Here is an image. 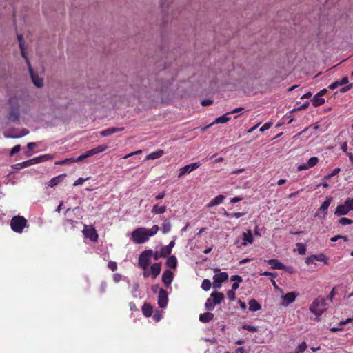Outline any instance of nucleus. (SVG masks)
<instances>
[{
  "instance_id": "bf43d9fd",
  "label": "nucleus",
  "mask_w": 353,
  "mask_h": 353,
  "mask_svg": "<svg viewBox=\"0 0 353 353\" xmlns=\"http://www.w3.org/2000/svg\"><path fill=\"white\" fill-rule=\"evenodd\" d=\"M231 280L234 281L235 282H242V277L239 275L235 274L231 276Z\"/></svg>"
},
{
  "instance_id": "c9c22d12",
  "label": "nucleus",
  "mask_w": 353,
  "mask_h": 353,
  "mask_svg": "<svg viewBox=\"0 0 353 353\" xmlns=\"http://www.w3.org/2000/svg\"><path fill=\"white\" fill-rule=\"evenodd\" d=\"M314 258L316 261L323 262L324 264H327V259L323 254H314Z\"/></svg>"
},
{
  "instance_id": "5fc2aeb1",
  "label": "nucleus",
  "mask_w": 353,
  "mask_h": 353,
  "mask_svg": "<svg viewBox=\"0 0 353 353\" xmlns=\"http://www.w3.org/2000/svg\"><path fill=\"white\" fill-rule=\"evenodd\" d=\"M339 86H341V81H334V83H331V84L328 86V88H330V89H331V90H334V89H336V88H338Z\"/></svg>"
},
{
  "instance_id": "603ef678",
  "label": "nucleus",
  "mask_w": 353,
  "mask_h": 353,
  "mask_svg": "<svg viewBox=\"0 0 353 353\" xmlns=\"http://www.w3.org/2000/svg\"><path fill=\"white\" fill-rule=\"evenodd\" d=\"M108 267L110 270L114 272L117 269V264L115 261H110L108 264Z\"/></svg>"
},
{
  "instance_id": "0e129e2a",
  "label": "nucleus",
  "mask_w": 353,
  "mask_h": 353,
  "mask_svg": "<svg viewBox=\"0 0 353 353\" xmlns=\"http://www.w3.org/2000/svg\"><path fill=\"white\" fill-rule=\"evenodd\" d=\"M163 318V314L159 310H156V322L159 321Z\"/></svg>"
},
{
  "instance_id": "a19ab883",
  "label": "nucleus",
  "mask_w": 353,
  "mask_h": 353,
  "mask_svg": "<svg viewBox=\"0 0 353 353\" xmlns=\"http://www.w3.org/2000/svg\"><path fill=\"white\" fill-rule=\"evenodd\" d=\"M343 239L344 241H348V237L347 236H343V235H336L330 239V241L332 242H336L338 240Z\"/></svg>"
},
{
  "instance_id": "e433bc0d",
  "label": "nucleus",
  "mask_w": 353,
  "mask_h": 353,
  "mask_svg": "<svg viewBox=\"0 0 353 353\" xmlns=\"http://www.w3.org/2000/svg\"><path fill=\"white\" fill-rule=\"evenodd\" d=\"M242 328L251 332H256L259 330V327L257 326L246 324L243 325Z\"/></svg>"
},
{
  "instance_id": "ea45409f",
  "label": "nucleus",
  "mask_w": 353,
  "mask_h": 353,
  "mask_svg": "<svg viewBox=\"0 0 353 353\" xmlns=\"http://www.w3.org/2000/svg\"><path fill=\"white\" fill-rule=\"evenodd\" d=\"M296 247H297L298 253L299 254L303 255L305 254L306 248H305V245H303L301 243H296Z\"/></svg>"
},
{
  "instance_id": "aec40b11",
  "label": "nucleus",
  "mask_w": 353,
  "mask_h": 353,
  "mask_svg": "<svg viewBox=\"0 0 353 353\" xmlns=\"http://www.w3.org/2000/svg\"><path fill=\"white\" fill-rule=\"evenodd\" d=\"M124 130V128H110L106 130L100 132V134L102 137H108L112 134L121 132Z\"/></svg>"
},
{
  "instance_id": "f704fd0d",
  "label": "nucleus",
  "mask_w": 353,
  "mask_h": 353,
  "mask_svg": "<svg viewBox=\"0 0 353 353\" xmlns=\"http://www.w3.org/2000/svg\"><path fill=\"white\" fill-rule=\"evenodd\" d=\"M319 162V159L316 157L310 158L307 162V167L312 168L315 166Z\"/></svg>"
},
{
  "instance_id": "3c124183",
  "label": "nucleus",
  "mask_w": 353,
  "mask_h": 353,
  "mask_svg": "<svg viewBox=\"0 0 353 353\" xmlns=\"http://www.w3.org/2000/svg\"><path fill=\"white\" fill-rule=\"evenodd\" d=\"M272 123L271 122H267L265 123H264L261 127V128L259 129L260 132H265V130H268L270 128V127L272 126Z\"/></svg>"
},
{
  "instance_id": "473e14b6",
  "label": "nucleus",
  "mask_w": 353,
  "mask_h": 353,
  "mask_svg": "<svg viewBox=\"0 0 353 353\" xmlns=\"http://www.w3.org/2000/svg\"><path fill=\"white\" fill-rule=\"evenodd\" d=\"M171 252H172V250L170 249H169L168 247L166 245V246L161 248V249L160 250V252H159V256L161 257H167L168 256H169Z\"/></svg>"
},
{
  "instance_id": "b1692460",
  "label": "nucleus",
  "mask_w": 353,
  "mask_h": 353,
  "mask_svg": "<svg viewBox=\"0 0 353 353\" xmlns=\"http://www.w3.org/2000/svg\"><path fill=\"white\" fill-rule=\"evenodd\" d=\"M214 319V314L211 312H205L199 315V321L202 323H207Z\"/></svg>"
},
{
  "instance_id": "4c0bfd02",
  "label": "nucleus",
  "mask_w": 353,
  "mask_h": 353,
  "mask_svg": "<svg viewBox=\"0 0 353 353\" xmlns=\"http://www.w3.org/2000/svg\"><path fill=\"white\" fill-rule=\"evenodd\" d=\"M61 177V176L60 175V176H58L51 179L48 182V186L52 188V187L57 185L59 183Z\"/></svg>"
},
{
  "instance_id": "412c9836",
  "label": "nucleus",
  "mask_w": 353,
  "mask_h": 353,
  "mask_svg": "<svg viewBox=\"0 0 353 353\" xmlns=\"http://www.w3.org/2000/svg\"><path fill=\"white\" fill-rule=\"evenodd\" d=\"M225 199V196L223 194H219L217 196L212 199L210 203H208V207H213L219 205Z\"/></svg>"
},
{
  "instance_id": "6ab92c4d",
  "label": "nucleus",
  "mask_w": 353,
  "mask_h": 353,
  "mask_svg": "<svg viewBox=\"0 0 353 353\" xmlns=\"http://www.w3.org/2000/svg\"><path fill=\"white\" fill-rule=\"evenodd\" d=\"M212 298L213 301H214L216 305L221 304L224 300V294L220 292H213L211 293L210 296Z\"/></svg>"
},
{
  "instance_id": "39448f33",
  "label": "nucleus",
  "mask_w": 353,
  "mask_h": 353,
  "mask_svg": "<svg viewBox=\"0 0 353 353\" xmlns=\"http://www.w3.org/2000/svg\"><path fill=\"white\" fill-rule=\"evenodd\" d=\"M172 3V0H160L163 22H168L176 16V13L171 6Z\"/></svg>"
},
{
  "instance_id": "0eeeda50",
  "label": "nucleus",
  "mask_w": 353,
  "mask_h": 353,
  "mask_svg": "<svg viewBox=\"0 0 353 353\" xmlns=\"http://www.w3.org/2000/svg\"><path fill=\"white\" fill-rule=\"evenodd\" d=\"M27 220L21 216H14L10 221L12 230L17 233H21L23 229L27 226Z\"/></svg>"
},
{
  "instance_id": "69168bd1",
  "label": "nucleus",
  "mask_w": 353,
  "mask_h": 353,
  "mask_svg": "<svg viewBox=\"0 0 353 353\" xmlns=\"http://www.w3.org/2000/svg\"><path fill=\"white\" fill-rule=\"evenodd\" d=\"M161 271V263H156V276L160 274Z\"/></svg>"
},
{
  "instance_id": "4be33fe9",
  "label": "nucleus",
  "mask_w": 353,
  "mask_h": 353,
  "mask_svg": "<svg viewBox=\"0 0 353 353\" xmlns=\"http://www.w3.org/2000/svg\"><path fill=\"white\" fill-rule=\"evenodd\" d=\"M143 314L147 316H151L153 313V307L151 304L145 303L142 307Z\"/></svg>"
},
{
  "instance_id": "5701e85b",
  "label": "nucleus",
  "mask_w": 353,
  "mask_h": 353,
  "mask_svg": "<svg viewBox=\"0 0 353 353\" xmlns=\"http://www.w3.org/2000/svg\"><path fill=\"white\" fill-rule=\"evenodd\" d=\"M249 305V310L251 312H256L261 308V305L255 300L254 299H252L248 302Z\"/></svg>"
},
{
  "instance_id": "bb28decb",
  "label": "nucleus",
  "mask_w": 353,
  "mask_h": 353,
  "mask_svg": "<svg viewBox=\"0 0 353 353\" xmlns=\"http://www.w3.org/2000/svg\"><path fill=\"white\" fill-rule=\"evenodd\" d=\"M91 157V154H90V152L88 150L85 153L79 156L77 159H74V158L66 159L64 161V162H68V161L80 162V161L84 160L85 159H86L88 157Z\"/></svg>"
},
{
  "instance_id": "49530a36",
  "label": "nucleus",
  "mask_w": 353,
  "mask_h": 353,
  "mask_svg": "<svg viewBox=\"0 0 353 353\" xmlns=\"http://www.w3.org/2000/svg\"><path fill=\"white\" fill-rule=\"evenodd\" d=\"M29 133V131L27 130V129H23L21 132V134L20 135H10V136H6V137H11V138H19V137H23V136H26Z\"/></svg>"
},
{
  "instance_id": "a211bd4d",
  "label": "nucleus",
  "mask_w": 353,
  "mask_h": 353,
  "mask_svg": "<svg viewBox=\"0 0 353 353\" xmlns=\"http://www.w3.org/2000/svg\"><path fill=\"white\" fill-rule=\"evenodd\" d=\"M230 114L229 112H226L225 114H224L223 115L221 116V117H217L214 121L213 123H212L211 124L208 125V126H206L204 130L208 128L209 127L212 126L214 123H225L226 122H228V121L230 120V117H228V115Z\"/></svg>"
},
{
  "instance_id": "052dcab7",
  "label": "nucleus",
  "mask_w": 353,
  "mask_h": 353,
  "mask_svg": "<svg viewBox=\"0 0 353 353\" xmlns=\"http://www.w3.org/2000/svg\"><path fill=\"white\" fill-rule=\"evenodd\" d=\"M245 212H234V213H232L231 214V218H240L242 216L245 215Z\"/></svg>"
},
{
  "instance_id": "7ed1b4c3",
  "label": "nucleus",
  "mask_w": 353,
  "mask_h": 353,
  "mask_svg": "<svg viewBox=\"0 0 353 353\" xmlns=\"http://www.w3.org/2000/svg\"><path fill=\"white\" fill-rule=\"evenodd\" d=\"M17 39H18V41L19 43V48L21 50V56H22V57H23L26 59V63L28 65V69H29L31 79L32 80V82L37 88H41L43 85V79L40 78L36 73L34 72L33 69L32 68V67L30 64V61H29V60L26 54V52H25L24 42L23 41V35L18 34Z\"/></svg>"
},
{
  "instance_id": "338daca9",
  "label": "nucleus",
  "mask_w": 353,
  "mask_h": 353,
  "mask_svg": "<svg viewBox=\"0 0 353 353\" xmlns=\"http://www.w3.org/2000/svg\"><path fill=\"white\" fill-rule=\"evenodd\" d=\"M121 274H117H117H114L113 275V280H114V282H116V283L119 282V281H121Z\"/></svg>"
},
{
  "instance_id": "f257e3e1",
  "label": "nucleus",
  "mask_w": 353,
  "mask_h": 353,
  "mask_svg": "<svg viewBox=\"0 0 353 353\" xmlns=\"http://www.w3.org/2000/svg\"><path fill=\"white\" fill-rule=\"evenodd\" d=\"M8 103L10 105V110L8 119L12 123L19 122L21 113L27 114L29 112L28 105L17 97H10Z\"/></svg>"
},
{
  "instance_id": "ddd939ff",
  "label": "nucleus",
  "mask_w": 353,
  "mask_h": 353,
  "mask_svg": "<svg viewBox=\"0 0 353 353\" xmlns=\"http://www.w3.org/2000/svg\"><path fill=\"white\" fill-rule=\"evenodd\" d=\"M83 233L85 237L89 238L90 240L92 242H97L99 239V235L95 228L93 227L88 228L87 226L85 225V228L83 230Z\"/></svg>"
},
{
  "instance_id": "6e6d98bb",
  "label": "nucleus",
  "mask_w": 353,
  "mask_h": 353,
  "mask_svg": "<svg viewBox=\"0 0 353 353\" xmlns=\"http://www.w3.org/2000/svg\"><path fill=\"white\" fill-rule=\"evenodd\" d=\"M88 179H84V178H82V177H80L77 180H76L74 183H73V185L74 186H77L79 185H81L83 183H84L86 180Z\"/></svg>"
},
{
  "instance_id": "a18cd8bd",
  "label": "nucleus",
  "mask_w": 353,
  "mask_h": 353,
  "mask_svg": "<svg viewBox=\"0 0 353 353\" xmlns=\"http://www.w3.org/2000/svg\"><path fill=\"white\" fill-rule=\"evenodd\" d=\"M32 165H33V163H32L31 159L26 161H23L22 163H17V165H20V168L28 167V166H30Z\"/></svg>"
},
{
  "instance_id": "f03ea898",
  "label": "nucleus",
  "mask_w": 353,
  "mask_h": 353,
  "mask_svg": "<svg viewBox=\"0 0 353 353\" xmlns=\"http://www.w3.org/2000/svg\"><path fill=\"white\" fill-rule=\"evenodd\" d=\"M152 254L153 252L152 250L143 251L139 255L138 263L139 265L143 270L144 277H148L151 276L152 279H154V263L151 265L150 268H148L151 263Z\"/></svg>"
},
{
  "instance_id": "c756f323",
  "label": "nucleus",
  "mask_w": 353,
  "mask_h": 353,
  "mask_svg": "<svg viewBox=\"0 0 353 353\" xmlns=\"http://www.w3.org/2000/svg\"><path fill=\"white\" fill-rule=\"evenodd\" d=\"M51 157L50 154H44L39 157H37L35 158L32 159V162L33 164L39 163L48 159H50Z\"/></svg>"
},
{
  "instance_id": "dca6fc26",
  "label": "nucleus",
  "mask_w": 353,
  "mask_h": 353,
  "mask_svg": "<svg viewBox=\"0 0 353 353\" xmlns=\"http://www.w3.org/2000/svg\"><path fill=\"white\" fill-rule=\"evenodd\" d=\"M272 269L284 270L285 266L277 259H269L265 261Z\"/></svg>"
},
{
  "instance_id": "a878e982",
  "label": "nucleus",
  "mask_w": 353,
  "mask_h": 353,
  "mask_svg": "<svg viewBox=\"0 0 353 353\" xmlns=\"http://www.w3.org/2000/svg\"><path fill=\"white\" fill-rule=\"evenodd\" d=\"M165 265L172 269H175L177 266V259L175 256H170L167 259Z\"/></svg>"
},
{
  "instance_id": "393cba45",
  "label": "nucleus",
  "mask_w": 353,
  "mask_h": 353,
  "mask_svg": "<svg viewBox=\"0 0 353 353\" xmlns=\"http://www.w3.org/2000/svg\"><path fill=\"white\" fill-rule=\"evenodd\" d=\"M313 106L317 107L323 105L325 103V99L316 93L311 100Z\"/></svg>"
},
{
  "instance_id": "1a4fd4ad",
  "label": "nucleus",
  "mask_w": 353,
  "mask_h": 353,
  "mask_svg": "<svg viewBox=\"0 0 353 353\" xmlns=\"http://www.w3.org/2000/svg\"><path fill=\"white\" fill-rule=\"evenodd\" d=\"M201 165L199 162H194L190 164H188L179 169V172L178 174V178H182L186 174H189L192 171L199 168Z\"/></svg>"
},
{
  "instance_id": "20e7f679",
  "label": "nucleus",
  "mask_w": 353,
  "mask_h": 353,
  "mask_svg": "<svg viewBox=\"0 0 353 353\" xmlns=\"http://www.w3.org/2000/svg\"><path fill=\"white\" fill-rule=\"evenodd\" d=\"M154 226L148 230L144 228H139L134 230L131 234V239L137 244H141L147 241L150 236H152L154 234L153 231Z\"/></svg>"
},
{
  "instance_id": "c03bdc74",
  "label": "nucleus",
  "mask_w": 353,
  "mask_h": 353,
  "mask_svg": "<svg viewBox=\"0 0 353 353\" xmlns=\"http://www.w3.org/2000/svg\"><path fill=\"white\" fill-rule=\"evenodd\" d=\"M167 208V205L158 206L156 205V214H163L165 212Z\"/></svg>"
},
{
  "instance_id": "4468645a",
  "label": "nucleus",
  "mask_w": 353,
  "mask_h": 353,
  "mask_svg": "<svg viewBox=\"0 0 353 353\" xmlns=\"http://www.w3.org/2000/svg\"><path fill=\"white\" fill-rule=\"evenodd\" d=\"M351 211L347 201L345 200L344 204L339 205L335 210L334 214L336 216L346 215Z\"/></svg>"
},
{
  "instance_id": "6e6552de",
  "label": "nucleus",
  "mask_w": 353,
  "mask_h": 353,
  "mask_svg": "<svg viewBox=\"0 0 353 353\" xmlns=\"http://www.w3.org/2000/svg\"><path fill=\"white\" fill-rule=\"evenodd\" d=\"M228 279V274L225 272H221L213 276V288L219 289L221 287L223 282Z\"/></svg>"
},
{
  "instance_id": "423d86ee",
  "label": "nucleus",
  "mask_w": 353,
  "mask_h": 353,
  "mask_svg": "<svg viewBox=\"0 0 353 353\" xmlns=\"http://www.w3.org/2000/svg\"><path fill=\"white\" fill-rule=\"evenodd\" d=\"M161 57L158 61H156V65L158 63V67L163 66V69L167 67V65L170 63L168 60H172L171 53L169 52V48L167 43H164L160 48Z\"/></svg>"
},
{
  "instance_id": "2f4dec72",
  "label": "nucleus",
  "mask_w": 353,
  "mask_h": 353,
  "mask_svg": "<svg viewBox=\"0 0 353 353\" xmlns=\"http://www.w3.org/2000/svg\"><path fill=\"white\" fill-rule=\"evenodd\" d=\"M171 225L169 221L165 220L161 227V231L163 234H167L170 231Z\"/></svg>"
},
{
  "instance_id": "8fccbe9b",
  "label": "nucleus",
  "mask_w": 353,
  "mask_h": 353,
  "mask_svg": "<svg viewBox=\"0 0 353 353\" xmlns=\"http://www.w3.org/2000/svg\"><path fill=\"white\" fill-rule=\"evenodd\" d=\"M228 298L230 299V301H233L235 299L236 293L234 291L230 290L227 292Z\"/></svg>"
},
{
  "instance_id": "680f3d73",
  "label": "nucleus",
  "mask_w": 353,
  "mask_h": 353,
  "mask_svg": "<svg viewBox=\"0 0 353 353\" xmlns=\"http://www.w3.org/2000/svg\"><path fill=\"white\" fill-rule=\"evenodd\" d=\"M260 275H261V276H271L272 277H275L276 276V273L265 271V272L261 273Z\"/></svg>"
},
{
  "instance_id": "7c9ffc66",
  "label": "nucleus",
  "mask_w": 353,
  "mask_h": 353,
  "mask_svg": "<svg viewBox=\"0 0 353 353\" xmlns=\"http://www.w3.org/2000/svg\"><path fill=\"white\" fill-rule=\"evenodd\" d=\"M216 305V303L213 301L212 298L210 296L207 299L205 303V307L208 311H212L214 310L215 306Z\"/></svg>"
},
{
  "instance_id": "f8f14e48",
  "label": "nucleus",
  "mask_w": 353,
  "mask_h": 353,
  "mask_svg": "<svg viewBox=\"0 0 353 353\" xmlns=\"http://www.w3.org/2000/svg\"><path fill=\"white\" fill-rule=\"evenodd\" d=\"M168 296L165 290L160 289L158 294V305L161 308H165L168 305Z\"/></svg>"
},
{
  "instance_id": "c85d7f7f",
  "label": "nucleus",
  "mask_w": 353,
  "mask_h": 353,
  "mask_svg": "<svg viewBox=\"0 0 353 353\" xmlns=\"http://www.w3.org/2000/svg\"><path fill=\"white\" fill-rule=\"evenodd\" d=\"M107 148H108V146L106 145H100L97 146V148L90 150H89L90 154H91V156H93L96 154H98L99 152H102L105 151V150H107Z\"/></svg>"
},
{
  "instance_id": "58836bf2",
  "label": "nucleus",
  "mask_w": 353,
  "mask_h": 353,
  "mask_svg": "<svg viewBox=\"0 0 353 353\" xmlns=\"http://www.w3.org/2000/svg\"><path fill=\"white\" fill-rule=\"evenodd\" d=\"M307 344L305 341H303L301 344H299L296 348V353L303 352L307 349Z\"/></svg>"
},
{
  "instance_id": "cd10ccee",
  "label": "nucleus",
  "mask_w": 353,
  "mask_h": 353,
  "mask_svg": "<svg viewBox=\"0 0 353 353\" xmlns=\"http://www.w3.org/2000/svg\"><path fill=\"white\" fill-rule=\"evenodd\" d=\"M332 201V197H327L324 202L321 204L319 210L323 212L325 214H327V210Z\"/></svg>"
},
{
  "instance_id": "13d9d810",
  "label": "nucleus",
  "mask_w": 353,
  "mask_h": 353,
  "mask_svg": "<svg viewBox=\"0 0 353 353\" xmlns=\"http://www.w3.org/2000/svg\"><path fill=\"white\" fill-rule=\"evenodd\" d=\"M212 103H213L212 100L206 99L203 100L201 103L203 106H208V105L212 104Z\"/></svg>"
},
{
  "instance_id": "09e8293b",
  "label": "nucleus",
  "mask_w": 353,
  "mask_h": 353,
  "mask_svg": "<svg viewBox=\"0 0 353 353\" xmlns=\"http://www.w3.org/2000/svg\"><path fill=\"white\" fill-rule=\"evenodd\" d=\"M352 88H353V83H352L347 84L345 87L341 88L339 90V92L341 93H345V92H347V91L350 90Z\"/></svg>"
},
{
  "instance_id": "37998d69",
  "label": "nucleus",
  "mask_w": 353,
  "mask_h": 353,
  "mask_svg": "<svg viewBox=\"0 0 353 353\" xmlns=\"http://www.w3.org/2000/svg\"><path fill=\"white\" fill-rule=\"evenodd\" d=\"M340 171H341V169L339 168H334L331 173L327 174L325 176L324 179H329L332 178L334 175L337 174Z\"/></svg>"
},
{
  "instance_id": "864d4df0",
  "label": "nucleus",
  "mask_w": 353,
  "mask_h": 353,
  "mask_svg": "<svg viewBox=\"0 0 353 353\" xmlns=\"http://www.w3.org/2000/svg\"><path fill=\"white\" fill-rule=\"evenodd\" d=\"M20 150H21L20 145H17L14 146L10 151V155L13 156L14 154L19 152L20 151Z\"/></svg>"
},
{
  "instance_id": "9d476101",
  "label": "nucleus",
  "mask_w": 353,
  "mask_h": 353,
  "mask_svg": "<svg viewBox=\"0 0 353 353\" xmlns=\"http://www.w3.org/2000/svg\"><path fill=\"white\" fill-rule=\"evenodd\" d=\"M299 295V292H291L283 295L281 299L283 300L281 305L283 306H288V305L292 303L296 298Z\"/></svg>"
},
{
  "instance_id": "9b49d317",
  "label": "nucleus",
  "mask_w": 353,
  "mask_h": 353,
  "mask_svg": "<svg viewBox=\"0 0 353 353\" xmlns=\"http://www.w3.org/2000/svg\"><path fill=\"white\" fill-rule=\"evenodd\" d=\"M319 306H320V301L319 299H316L313 301L312 305L309 308V310L312 314H314V315H316L317 316L316 318V320L317 321H320V319L319 318V316L322 315L324 312L323 310H320L318 308Z\"/></svg>"
},
{
  "instance_id": "de8ad7c7",
  "label": "nucleus",
  "mask_w": 353,
  "mask_h": 353,
  "mask_svg": "<svg viewBox=\"0 0 353 353\" xmlns=\"http://www.w3.org/2000/svg\"><path fill=\"white\" fill-rule=\"evenodd\" d=\"M35 146H36L35 143L30 142V143H28L27 147L29 150L26 152V156L29 157L31 155L30 150H33Z\"/></svg>"
},
{
  "instance_id": "2eb2a0df",
  "label": "nucleus",
  "mask_w": 353,
  "mask_h": 353,
  "mask_svg": "<svg viewBox=\"0 0 353 353\" xmlns=\"http://www.w3.org/2000/svg\"><path fill=\"white\" fill-rule=\"evenodd\" d=\"M174 278L173 272L169 270H166L163 272L162 281L165 284V287H169Z\"/></svg>"
},
{
  "instance_id": "4d7b16f0",
  "label": "nucleus",
  "mask_w": 353,
  "mask_h": 353,
  "mask_svg": "<svg viewBox=\"0 0 353 353\" xmlns=\"http://www.w3.org/2000/svg\"><path fill=\"white\" fill-rule=\"evenodd\" d=\"M316 261L315 258H314V254L311 255L305 259V263L309 264L314 263V261Z\"/></svg>"
},
{
  "instance_id": "f3484780",
  "label": "nucleus",
  "mask_w": 353,
  "mask_h": 353,
  "mask_svg": "<svg viewBox=\"0 0 353 353\" xmlns=\"http://www.w3.org/2000/svg\"><path fill=\"white\" fill-rule=\"evenodd\" d=\"M243 241L242 245L245 246L248 243L251 244L253 243L254 239L252 234V231L248 230L246 232H243Z\"/></svg>"
},
{
  "instance_id": "774afa93",
  "label": "nucleus",
  "mask_w": 353,
  "mask_h": 353,
  "mask_svg": "<svg viewBox=\"0 0 353 353\" xmlns=\"http://www.w3.org/2000/svg\"><path fill=\"white\" fill-rule=\"evenodd\" d=\"M346 201H347V203L349 204L350 210H353V198H352V199L348 198V199H346Z\"/></svg>"
},
{
  "instance_id": "72a5a7b5",
  "label": "nucleus",
  "mask_w": 353,
  "mask_h": 353,
  "mask_svg": "<svg viewBox=\"0 0 353 353\" xmlns=\"http://www.w3.org/2000/svg\"><path fill=\"white\" fill-rule=\"evenodd\" d=\"M212 286V283L208 279H205L202 283H201V288L204 291H208Z\"/></svg>"
},
{
  "instance_id": "e2e57ef3",
  "label": "nucleus",
  "mask_w": 353,
  "mask_h": 353,
  "mask_svg": "<svg viewBox=\"0 0 353 353\" xmlns=\"http://www.w3.org/2000/svg\"><path fill=\"white\" fill-rule=\"evenodd\" d=\"M353 321V317L352 318H347L345 321H341L339 322V325L343 326L347 323H351Z\"/></svg>"
},
{
  "instance_id": "79ce46f5",
  "label": "nucleus",
  "mask_w": 353,
  "mask_h": 353,
  "mask_svg": "<svg viewBox=\"0 0 353 353\" xmlns=\"http://www.w3.org/2000/svg\"><path fill=\"white\" fill-rule=\"evenodd\" d=\"M339 223L342 225H349L353 223V221L352 219H350L348 218L343 217L339 219Z\"/></svg>"
}]
</instances>
